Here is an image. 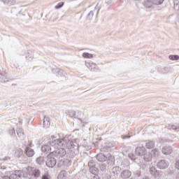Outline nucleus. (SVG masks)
Here are the masks:
<instances>
[{
    "label": "nucleus",
    "mask_w": 179,
    "mask_h": 179,
    "mask_svg": "<svg viewBox=\"0 0 179 179\" xmlns=\"http://www.w3.org/2000/svg\"><path fill=\"white\" fill-rule=\"evenodd\" d=\"M141 146H145L147 149H153L155 148V143L153 141L143 142Z\"/></svg>",
    "instance_id": "14"
},
{
    "label": "nucleus",
    "mask_w": 179,
    "mask_h": 179,
    "mask_svg": "<svg viewBox=\"0 0 179 179\" xmlns=\"http://www.w3.org/2000/svg\"><path fill=\"white\" fill-rule=\"evenodd\" d=\"M26 59H28V61H31V59H33V54H31V52H28L26 55Z\"/></svg>",
    "instance_id": "31"
},
{
    "label": "nucleus",
    "mask_w": 179,
    "mask_h": 179,
    "mask_svg": "<svg viewBox=\"0 0 179 179\" xmlns=\"http://www.w3.org/2000/svg\"><path fill=\"white\" fill-rule=\"evenodd\" d=\"M120 176L122 179H129L131 178L132 173L128 170H124L121 172Z\"/></svg>",
    "instance_id": "10"
},
{
    "label": "nucleus",
    "mask_w": 179,
    "mask_h": 179,
    "mask_svg": "<svg viewBox=\"0 0 179 179\" xmlns=\"http://www.w3.org/2000/svg\"><path fill=\"white\" fill-rule=\"evenodd\" d=\"M89 170L92 174H94V176H96V174L99 173V169L96 166L90 167Z\"/></svg>",
    "instance_id": "22"
},
{
    "label": "nucleus",
    "mask_w": 179,
    "mask_h": 179,
    "mask_svg": "<svg viewBox=\"0 0 179 179\" xmlns=\"http://www.w3.org/2000/svg\"><path fill=\"white\" fill-rule=\"evenodd\" d=\"M152 5H153V0H152V1H150V0H145L143 2V6L145 8H152Z\"/></svg>",
    "instance_id": "19"
},
{
    "label": "nucleus",
    "mask_w": 179,
    "mask_h": 179,
    "mask_svg": "<svg viewBox=\"0 0 179 179\" xmlns=\"http://www.w3.org/2000/svg\"><path fill=\"white\" fill-rule=\"evenodd\" d=\"M20 173H21L20 171H15V173H12L10 176V178H11V179H20L21 178Z\"/></svg>",
    "instance_id": "16"
},
{
    "label": "nucleus",
    "mask_w": 179,
    "mask_h": 179,
    "mask_svg": "<svg viewBox=\"0 0 179 179\" xmlns=\"http://www.w3.org/2000/svg\"><path fill=\"white\" fill-rule=\"evenodd\" d=\"M69 115H70V117H72L73 118H76V116H75V112H70Z\"/></svg>",
    "instance_id": "39"
},
{
    "label": "nucleus",
    "mask_w": 179,
    "mask_h": 179,
    "mask_svg": "<svg viewBox=\"0 0 179 179\" xmlns=\"http://www.w3.org/2000/svg\"><path fill=\"white\" fill-rule=\"evenodd\" d=\"M93 16H94V11L91 10L87 15V20H92V19H93Z\"/></svg>",
    "instance_id": "25"
},
{
    "label": "nucleus",
    "mask_w": 179,
    "mask_h": 179,
    "mask_svg": "<svg viewBox=\"0 0 179 179\" xmlns=\"http://www.w3.org/2000/svg\"><path fill=\"white\" fill-rule=\"evenodd\" d=\"M129 159H131V160H133L134 162H135V160H136V159H138V155H136V154H134V153H130L129 154Z\"/></svg>",
    "instance_id": "26"
},
{
    "label": "nucleus",
    "mask_w": 179,
    "mask_h": 179,
    "mask_svg": "<svg viewBox=\"0 0 179 179\" xmlns=\"http://www.w3.org/2000/svg\"><path fill=\"white\" fill-rule=\"evenodd\" d=\"M50 117H45L43 118V127L44 128H48L50 127Z\"/></svg>",
    "instance_id": "20"
},
{
    "label": "nucleus",
    "mask_w": 179,
    "mask_h": 179,
    "mask_svg": "<svg viewBox=\"0 0 179 179\" xmlns=\"http://www.w3.org/2000/svg\"><path fill=\"white\" fill-rule=\"evenodd\" d=\"M173 8L175 10H179V1L178 0H175L173 1Z\"/></svg>",
    "instance_id": "27"
},
{
    "label": "nucleus",
    "mask_w": 179,
    "mask_h": 179,
    "mask_svg": "<svg viewBox=\"0 0 179 179\" xmlns=\"http://www.w3.org/2000/svg\"><path fill=\"white\" fill-rule=\"evenodd\" d=\"M145 150H146L145 146L142 145V147H137L136 148L135 153L136 156H143L145 155Z\"/></svg>",
    "instance_id": "9"
},
{
    "label": "nucleus",
    "mask_w": 179,
    "mask_h": 179,
    "mask_svg": "<svg viewBox=\"0 0 179 179\" xmlns=\"http://www.w3.org/2000/svg\"><path fill=\"white\" fill-rule=\"evenodd\" d=\"M113 159V157L110 155H108V156H106V155L103 153L98 154L96 155V160L98 162H106V160H111Z\"/></svg>",
    "instance_id": "6"
},
{
    "label": "nucleus",
    "mask_w": 179,
    "mask_h": 179,
    "mask_svg": "<svg viewBox=\"0 0 179 179\" xmlns=\"http://www.w3.org/2000/svg\"><path fill=\"white\" fill-rule=\"evenodd\" d=\"M57 139H52L49 144L42 145L41 150L43 153H52L55 148H58L59 145H52V142H55Z\"/></svg>",
    "instance_id": "3"
},
{
    "label": "nucleus",
    "mask_w": 179,
    "mask_h": 179,
    "mask_svg": "<svg viewBox=\"0 0 179 179\" xmlns=\"http://www.w3.org/2000/svg\"><path fill=\"white\" fill-rule=\"evenodd\" d=\"M16 132H17V135L18 138H20V139L21 141H23V139H24L26 138V136L24 135V131H23V129L18 127L16 129Z\"/></svg>",
    "instance_id": "11"
},
{
    "label": "nucleus",
    "mask_w": 179,
    "mask_h": 179,
    "mask_svg": "<svg viewBox=\"0 0 179 179\" xmlns=\"http://www.w3.org/2000/svg\"><path fill=\"white\" fill-rule=\"evenodd\" d=\"M157 167L160 170H166L169 167V164L164 159H161L157 163Z\"/></svg>",
    "instance_id": "7"
},
{
    "label": "nucleus",
    "mask_w": 179,
    "mask_h": 179,
    "mask_svg": "<svg viewBox=\"0 0 179 179\" xmlns=\"http://www.w3.org/2000/svg\"><path fill=\"white\" fill-rule=\"evenodd\" d=\"M143 159L145 162H151L152 159H153V157L150 152H147L143 155Z\"/></svg>",
    "instance_id": "17"
},
{
    "label": "nucleus",
    "mask_w": 179,
    "mask_h": 179,
    "mask_svg": "<svg viewBox=\"0 0 179 179\" xmlns=\"http://www.w3.org/2000/svg\"><path fill=\"white\" fill-rule=\"evenodd\" d=\"M28 174L31 178L37 179L41 176V171L37 168H30V170L28 171Z\"/></svg>",
    "instance_id": "5"
},
{
    "label": "nucleus",
    "mask_w": 179,
    "mask_h": 179,
    "mask_svg": "<svg viewBox=\"0 0 179 179\" xmlns=\"http://www.w3.org/2000/svg\"><path fill=\"white\" fill-rule=\"evenodd\" d=\"M100 169L101 171H106V165L105 164H101L100 166Z\"/></svg>",
    "instance_id": "37"
},
{
    "label": "nucleus",
    "mask_w": 179,
    "mask_h": 179,
    "mask_svg": "<svg viewBox=\"0 0 179 179\" xmlns=\"http://www.w3.org/2000/svg\"><path fill=\"white\" fill-rule=\"evenodd\" d=\"M162 152L164 155H171V153H173V148H171V146H164Z\"/></svg>",
    "instance_id": "12"
},
{
    "label": "nucleus",
    "mask_w": 179,
    "mask_h": 179,
    "mask_svg": "<svg viewBox=\"0 0 179 179\" xmlns=\"http://www.w3.org/2000/svg\"><path fill=\"white\" fill-rule=\"evenodd\" d=\"M52 145H55V146H66V157H69V159H73L76 156V152L75 151V148L76 146V143L69 140L68 137H64L63 138H59L55 140L52 143Z\"/></svg>",
    "instance_id": "1"
},
{
    "label": "nucleus",
    "mask_w": 179,
    "mask_h": 179,
    "mask_svg": "<svg viewBox=\"0 0 179 179\" xmlns=\"http://www.w3.org/2000/svg\"><path fill=\"white\" fill-rule=\"evenodd\" d=\"M164 0H152L153 5H162Z\"/></svg>",
    "instance_id": "29"
},
{
    "label": "nucleus",
    "mask_w": 179,
    "mask_h": 179,
    "mask_svg": "<svg viewBox=\"0 0 179 179\" xmlns=\"http://www.w3.org/2000/svg\"><path fill=\"white\" fill-rule=\"evenodd\" d=\"M25 155H27L28 157H33V156H34V150L30 148V147H27L25 149Z\"/></svg>",
    "instance_id": "13"
},
{
    "label": "nucleus",
    "mask_w": 179,
    "mask_h": 179,
    "mask_svg": "<svg viewBox=\"0 0 179 179\" xmlns=\"http://www.w3.org/2000/svg\"><path fill=\"white\" fill-rule=\"evenodd\" d=\"M97 15H99V11H97Z\"/></svg>",
    "instance_id": "46"
},
{
    "label": "nucleus",
    "mask_w": 179,
    "mask_h": 179,
    "mask_svg": "<svg viewBox=\"0 0 179 179\" xmlns=\"http://www.w3.org/2000/svg\"><path fill=\"white\" fill-rule=\"evenodd\" d=\"M164 142H167V140H166L165 138H162L160 141L161 143H164Z\"/></svg>",
    "instance_id": "43"
},
{
    "label": "nucleus",
    "mask_w": 179,
    "mask_h": 179,
    "mask_svg": "<svg viewBox=\"0 0 179 179\" xmlns=\"http://www.w3.org/2000/svg\"><path fill=\"white\" fill-rule=\"evenodd\" d=\"M169 59H171L172 61H178L179 56L177 55H169Z\"/></svg>",
    "instance_id": "28"
},
{
    "label": "nucleus",
    "mask_w": 179,
    "mask_h": 179,
    "mask_svg": "<svg viewBox=\"0 0 179 179\" xmlns=\"http://www.w3.org/2000/svg\"><path fill=\"white\" fill-rule=\"evenodd\" d=\"M43 162H44V158H43L41 157L37 158V162L38 163V164H41L43 163Z\"/></svg>",
    "instance_id": "35"
},
{
    "label": "nucleus",
    "mask_w": 179,
    "mask_h": 179,
    "mask_svg": "<svg viewBox=\"0 0 179 179\" xmlns=\"http://www.w3.org/2000/svg\"><path fill=\"white\" fill-rule=\"evenodd\" d=\"M134 173V175L136 177H141V172L139 171H136Z\"/></svg>",
    "instance_id": "38"
},
{
    "label": "nucleus",
    "mask_w": 179,
    "mask_h": 179,
    "mask_svg": "<svg viewBox=\"0 0 179 179\" xmlns=\"http://www.w3.org/2000/svg\"><path fill=\"white\" fill-rule=\"evenodd\" d=\"M56 149L57 150L52 152V155H53L55 157H57V159H59L61 166L66 164V163H69V164L71 165V161H69V159L65 161V159H62V157H66V145L62 147L58 146Z\"/></svg>",
    "instance_id": "2"
},
{
    "label": "nucleus",
    "mask_w": 179,
    "mask_h": 179,
    "mask_svg": "<svg viewBox=\"0 0 179 179\" xmlns=\"http://www.w3.org/2000/svg\"><path fill=\"white\" fill-rule=\"evenodd\" d=\"M121 173V169L120 166H114L111 170V176H113L115 178H117Z\"/></svg>",
    "instance_id": "8"
},
{
    "label": "nucleus",
    "mask_w": 179,
    "mask_h": 179,
    "mask_svg": "<svg viewBox=\"0 0 179 179\" xmlns=\"http://www.w3.org/2000/svg\"><path fill=\"white\" fill-rule=\"evenodd\" d=\"M54 155H52V152H51L50 155H48V159L45 162L46 166L48 167H50V169H52L57 164V160L55 157H52Z\"/></svg>",
    "instance_id": "4"
},
{
    "label": "nucleus",
    "mask_w": 179,
    "mask_h": 179,
    "mask_svg": "<svg viewBox=\"0 0 179 179\" xmlns=\"http://www.w3.org/2000/svg\"><path fill=\"white\" fill-rule=\"evenodd\" d=\"M9 134L11 135V136H15L16 135V131L14 129H10Z\"/></svg>",
    "instance_id": "33"
},
{
    "label": "nucleus",
    "mask_w": 179,
    "mask_h": 179,
    "mask_svg": "<svg viewBox=\"0 0 179 179\" xmlns=\"http://www.w3.org/2000/svg\"><path fill=\"white\" fill-rule=\"evenodd\" d=\"M175 166L178 170H179V159L176 161Z\"/></svg>",
    "instance_id": "41"
},
{
    "label": "nucleus",
    "mask_w": 179,
    "mask_h": 179,
    "mask_svg": "<svg viewBox=\"0 0 179 179\" xmlns=\"http://www.w3.org/2000/svg\"><path fill=\"white\" fill-rule=\"evenodd\" d=\"M85 65L87 68L90 69V71H93V69H95L96 68V64L93 62H86Z\"/></svg>",
    "instance_id": "21"
},
{
    "label": "nucleus",
    "mask_w": 179,
    "mask_h": 179,
    "mask_svg": "<svg viewBox=\"0 0 179 179\" xmlns=\"http://www.w3.org/2000/svg\"><path fill=\"white\" fill-rule=\"evenodd\" d=\"M150 173H151V174H152V176H154V177H155V178H159L162 175H159V173H157V170L156 169V168L155 166H151L150 168Z\"/></svg>",
    "instance_id": "15"
},
{
    "label": "nucleus",
    "mask_w": 179,
    "mask_h": 179,
    "mask_svg": "<svg viewBox=\"0 0 179 179\" xmlns=\"http://www.w3.org/2000/svg\"><path fill=\"white\" fill-rule=\"evenodd\" d=\"M2 179H11L10 178V176H3V178H2Z\"/></svg>",
    "instance_id": "44"
},
{
    "label": "nucleus",
    "mask_w": 179,
    "mask_h": 179,
    "mask_svg": "<svg viewBox=\"0 0 179 179\" xmlns=\"http://www.w3.org/2000/svg\"><path fill=\"white\" fill-rule=\"evenodd\" d=\"M41 179H50V176L47 174H45L42 176Z\"/></svg>",
    "instance_id": "40"
},
{
    "label": "nucleus",
    "mask_w": 179,
    "mask_h": 179,
    "mask_svg": "<svg viewBox=\"0 0 179 179\" xmlns=\"http://www.w3.org/2000/svg\"><path fill=\"white\" fill-rule=\"evenodd\" d=\"M64 2L58 3L57 5H56L55 6V8H56V9H61V8H62V6H64Z\"/></svg>",
    "instance_id": "32"
},
{
    "label": "nucleus",
    "mask_w": 179,
    "mask_h": 179,
    "mask_svg": "<svg viewBox=\"0 0 179 179\" xmlns=\"http://www.w3.org/2000/svg\"><path fill=\"white\" fill-rule=\"evenodd\" d=\"M83 58H93V55L89 52H84L83 53Z\"/></svg>",
    "instance_id": "30"
},
{
    "label": "nucleus",
    "mask_w": 179,
    "mask_h": 179,
    "mask_svg": "<svg viewBox=\"0 0 179 179\" xmlns=\"http://www.w3.org/2000/svg\"><path fill=\"white\" fill-rule=\"evenodd\" d=\"M66 174L67 173L66 172V171H61L57 176V179H66Z\"/></svg>",
    "instance_id": "18"
},
{
    "label": "nucleus",
    "mask_w": 179,
    "mask_h": 179,
    "mask_svg": "<svg viewBox=\"0 0 179 179\" xmlns=\"http://www.w3.org/2000/svg\"><path fill=\"white\" fill-rule=\"evenodd\" d=\"M115 146V143H108V148H114Z\"/></svg>",
    "instance_id": "36"
},
{
    "label": "nucleus",
    "mask_w": 179,
    "mask_h": 179,
    "mask_svg": "<svg viewBox=\"0 0 179 179\" xmlns=\"http://www.w3.org/2000/svg\"><path fill=\"white\" fill-rule=\"evenodd\" d=\"M166 128H168V129H173V131H179V126L177 125H170L169 124L168 126H166Z\"/></svg>",
    "instance_id": "23"
},
{
    "label": "nucleus",
    "mask_w": 179,
    "mask_h": 179,
    "mask_svg": "<svg viewBox=\"0 0 179 179\" xmlns=\"http://www.w3.org/2000/svg\"><path fill=\"white\" fill-rule=\"evenodd\" d=\"M150 154L152 155V157H156L159 156V150H157L156 148L154 150H152Z\"/></svg>",
    "instance_id": "24"
},
{
    "label": "nucleus",
    "mask_w": 179,
    "mask_h": 179,
    "mask_svg": "<svg viewBox=\"0 0 179 179\" xmlns=\"http://www.w3.org/2000/svg\"><path fill=\"white\" fill-rule=\"evenodd\" d=\"M88 167L89 169H90V167H94V162H93V160H90L88 162Z\"/></svg>",
    "instance_id": "34"
},
{
    "label": "nucleus",
    "mask_w": 179,
    "mask_h": 179,
    "mask_svg": "<svg viewBox=\"0 0 179 179\" xmlns=\"http://www.w3.org/2000/svg\"><path fill=\"white\" fill-rule=\"evenodd\" d=\"M127 138H131V136H127V135L122 136V139H127Z\"/></svg>",
    "instance_id": "42"
},
{
    "label": "nucleus",
    "mask_w": 179,
    "mask_h": 179,
    "mask_svg": "<svg viewBox=\"0 0 179 179\" xmlns=\"http://www.w3.org/2000/svg\"><path fill=\"white\" fill-rule=\"evenodd\" d=\"M8 82H9V80H3L2 81V83H8Z\"/></svg>",
    "instance_id": "45"
}]
</instances>
